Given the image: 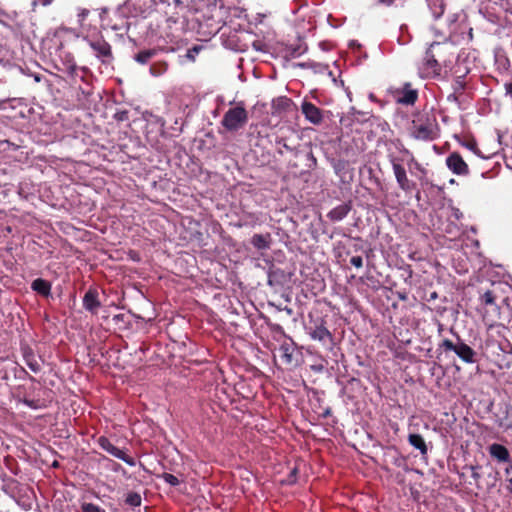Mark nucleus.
I'll return each instance as SVG.
<instances>
[{"label": "nucleus", "instance_id": "nucleus-1", "mask_svg": "<svg viewBox=\"0 0 512 512\" xmlns=\"http://www.w3.org/2000/svg\"><path fill=\"white\" fill-rule=\"evenodd\" d=\"M436 127L435 119L428 114H419L412 120L410 133L416 140L429 141L435 138Z\"/></svg>", "mask_w": 512, "mask_h": 512}, {"label": "nucleus", "instance_id": "nucleus-2", "mask_svg": "<svg viewBox=\"0 0 512 512\" xmlns=\"http://www.w3.org/2000/svg\"><path fill=\"white\" fill-rule=\"evenodd\" d=\"M248 122V112L242 102L229 108L221 120V125L229 132L242 129Z\"/></svg>", "mask_w": 512, "mask_h": 512}, {"label": "nucleus", "instance_id": "nucleus-3", "mask_svg": "<svg viewBox=\"0 0 512 512\" xmlns=\"http://www.w3.org/2000/svg\"><path fill=\"white\" fill-rule=\"evenodd\" d=\"M445 351H453L455 354L466 363H474L476 352L467 344L459 341L454 344L449 339H444L440 345Z\"/></svg>", "mask_w": 512, "mask_h": 512}, {"label": "nucleus", "instance_id": "nucleus-4", "mask_svg": "<svg viewBox=\"0 0 512 512\" xmlns=\"http://www.w3.org/2000/svg\"><path fill=\"white\" fill-rule=\"evenodd\" d=\"M390 162L399 188L410 192L415 188V183L408 179L405 168L395 157H390Z\"/></svg>", "mask_w": 512, "mask_h": 512}, {"label": "nucleus", "instance_id": "nucleus-5", "mask_svg": "<svg viewBox=\"0 0 512 512\" xmlns=\"http://www.w3.org/2000/svg\"><path fill=\"white\" fill-rule=\"evenodd\" d=\"M395 100L403 105H413L418 98V91L412 88L411 83H404L400 88L393 91Z\"/></svg>", "mask_w": 512, "mask_h": 512}, {"label": "nucleus", "instance_id": "nucleus-6", "mask_svg": "<svg viewBox=\"0 0 512 512\" xmlns=\"http://www.w3.org/2000/svg\"><path fill=\"white\" fill-rule=\"evenodd\" d=\"M446 165L454 174L468 175L469 173V167L467 163L457 152L449 154V156L446 158Z\"/></svg>", "mask_w": 512, "mask_h": 512}, {"label": "nucleus", "instance_id": "nucleus-7", "mask_svg": "<svg viewBox=\"0 0 512 512\" xmlns=\"http://www.w3.org/2000/svg\"><path fill=\"white\" fill-rule=\"evenodd\" d=\"M301 111L305 118L314 125H319L323 121L322 111L311 102L304 101Z\"/></svg>", "mask_w": 512, "mask_h": 512}, {"label": "nucleus", "instance_id": "nucleus-8", "mask_svg": "<svg viewBox=\"0 0 512 512\" xmlns=\"http://www.w3.org/2000/svg\"><path fill=\"white\" fill-rule=\"evenodd\" d=\"M89 46L96 53L97 57L101 58H111L112 50L110 44L104 39H96L89 41Z\"/></svg>", "mask_w": 512, "mask_h": 512}, {"label": "nucleus", "instance_id": "nucleus-9", "mask_svg": "<svg viewBox=\"0 0 512 512\" xmlns=\"http://www.w3.org/2000/svg\"><path fill=\"white\" fill-rule=\"evenodd\" d=\"M352 205L351 203H342L338 205L337 207L333 208L328 214L327 217L332 222H338L343 220L348 213L351 211Z\"/></svg>", "mask_w": 512, "mask_h": 512}, {"label": "nucleus", "instance_id": "nucleus-10", "mask_svg": "<svg viewBox=\"0 0 512 512\" xmlns=\"http://www.w3.org/2000/svg\"><path fill=\"white\" fill-rule=\"evenodd\" d=\"M83 306L86 310L96 313L97 309L101 306L96 290L90 289L86 292L83 298Z\"/></svg>", "mask_w": 512, "mask_h": 512}, {"label": "nucleus", "instance_id": "nucleus-11", "mask_svg": "<svg viewBox=\"0 0 512 512\" xmlns=\"http://www.w3.org/2000/svg\"><path fill=\"white\" fill-rule=\"evenodd\" d=\"M324 320L321 319L320 323L315 326L313 330L309 332L313 340L324 342L326 339L332 341L333 337L330 331L325 327Z\"/></svg>", "mask_w": 512, "mask_h": 512}, {"label": "nucleus", "instance_id": "nucleus-12", "mask_svg": "<svg viewBox=\"0 0 512 512\" xmlns=\"http://www.w3.org/2000/svg\"><path fill=\"white\" fill-rule=\"evenodd\" d=\"M271 235L269 233L266 234H255L251 238V244L258 250H266L271 246Z\"/></svg>", "mask_w": 512, "mask_h": 512}, {"label": "nucleus", "instance_id": "nucleus-13", "mask_svg": "<svg viewBox=\"0 0 512 512\" xmlns=\"http://www.w3.org/2000/svg\"><path fill=\"white\" fill-rule=\"evenodd\" d=\"M425 71L427 74H435L439 75L441 71V67L438 63V61L435 59L433 53L431 50H427L426 57H425Z\"/></svg>", "mask_w": 512, "mask_h": 512}, {"label": "nucleus", "instance_id": "nucleus-14", "mask_svg": "<svg viewBox=\"0 0 512 512\" xmlns=\"http://www.w3.org/2000/svg\"><path fill=\"white\" fill-rule=\"evenodd\" d=\"M24 361L34 373H38L41 370V361L32 352L24 353Z\"/></svg>", "mask_w": 512, "mask_h": 512}, {"label": "nucleus", "instance_id": "nucleus-15", "mask_svg": "<svg viewBox=\"0 0 512 512\" xmlns=\"http://www.w3.org/2000/svg\"><path fill=\"white\" fill-rule=\"evenodd\" d=\"M32 289L42 295H48L51 285L48 281L38 278L32 282Z\"/></svg>", "mask_w": 512, "mask_h": 512}, {"label": "nucleus", "instance_id": "nucleus-16", "mask_svg": "<svg viewBox=\"0 0 512 512\" xmlns=\"http://www.w3.org/2000/svg\"><path fill=\"white\" fill-rule=\"evenodd\" d=\"M157 54L156 49H147L138 52L134 59L140 64H147Z\"/></svg>", "mask_w": 512, "mask_h": 512}, {"label": "nucleus", "instance_id": "nucleus-17", "mask_svg": "<svg viewBox=\"0 0 512 512\" xmlns=\"http://www.w3.org/2000/svg\"><path fill=\"white\" fill-rule=\"evenodd\" d=\"M297 66L303 68V69H312L315 73H325L328 70V66L317 63L314 61H307L303 63H298Z\"/></svg>", "mask_w": 512, "mask_h": 512}, {"label": "nucleus", "instance_id": "nucleus-18", "mask_svg": "<svg viewBox=\"0 0 512 512\" xmlns=\"http://www.w3.org/2000/svg\"><path fill=\"white\" fill-rule=\"evenodd\" d=\"M280 358L286 363L291 364L293 361L294 349L287 343H284L279 348Z\"/></svg>", "mask_w": 512, "mask_h": 512}, {"label": "nucleus", "instance_id": "nucleus-19", "mask_svg": "<svg viewBox=\"0 0 512 512\" xmlns=\"http://www.w3.org/2000/svg\"><path fill=\"white\" fill-rule=\"evenodd\" d=\"M113 456L125 461L130 466L136 465V459L127 454L126 450H108Z\"/></svg>", "mask_w": 512, "mask_h": 512}, {"label": "nucleus", "instance_id": "nucleus-20", "mask_svg": "<svg viewBox=\"0 0 512 512\" xmlns=\"http://www.w3.org/2000/svg\"><path fill=\"white\" fill-rule=\"evenodd\" d=\"M408 440L414 448H426L425 441L419 434H410Z\"/></svg>", "mask_w": 512, "mask_h": 512}, {"label": "nucleus", "instance_id": "nucleus-21", "mask_svg": "<svg viewBox=\"0 0 512 512\" xmlns=\"http://www.w3.org/2000/svg\"><path fill=\"white\" fill-rule=\"evenodd\" d=\"M167 63L161 62V63H155L150 66V73L153 76H160L167 70Z\"/></svg>", "mask_w": 512, "mask_h": 512}, {"label": "nucleus", "instance_id": "nucleus-22", "mask_svg": "<svg viewBox=\"0 0 512 512\" xmlns=\"http://www.w3.org/2000/svg\"><path fill=\"white\" fill-rule=\"evenodd\" d=\"M491 455L500 462L509 460V450H490Z\"/></svg>", "mask_w": 512, "mask_h": 512}, {"label": "nucleus", "instance_id": "nucleus-23", "mask_svg": "<svg viewBox=\"0 0 512 512\" xmlns=\"http://www.w3.org/2000/svg\"><path fill=\"white\" fill-rule=\"evenodd\" d=\"M496 296L493 291L487 290L482 296L481 300L485 305H493L495 304Z\"/></svg>", "mask_w": 512, "mask_h": 512}, {"label": "nucleus", "instance_id": "nucleus-24", "mask_svg": "<svg viewBox=\"0 0 512 512\" xmlns=\"http://www.w3.org/2000/svg\"><path fill=\"white\" fill-rule=\"evenodd\" d=\"M81 509L83 512H105L104 509L93 503H83Z\"/></svg>", "mask_w": 512, "mask_h": 512}, {"label": "nucleus", "instance_id": "nucleus-25", "mask_svg": "<svg viewBox=\"0 0 512 512\" xmlns=\"http://www.w3.org/2000/svg\"><path fill=\"white\" fill-rule=\"evenodd\" d=\"M162 478L167 484H169L171 486H177L180 483L179 479L170 473H164L162 475Z\"/></svg>", "mask_w": 512, "mask_h": 512}, {"label": "nucleus", "instance_id": "nucleus-26", "mask_svg": "<svg viewBox=\"0 0 512 512\" xmlns=\"http://www.w3.org/2000/svg\"><path fill=\"white\" fill-rule=\"evenodd\" d=\"M126 501L132 506H139L141 504V497L137 493H131Z\"/></svg>", "mask_w": 512, "mask_h": 512}, {"label": "nucleus", "instance_id": "nucleus-27", "mask_svg": "<svg viewBox=\"0 0 512 512\" xmlns=\"http://www.w3.org/2000/svg\"><path fill=\"white\" fill-rule=\"evenodd\" d=\"M114 118L117 121H127L129 119V112L127 110H121L115 113Z\"/></svg>", "mask_w": 512, "mask_h": 512}, {"label": "nucleus", "instance_id": "nucleus-28", "mask_svg": "<svg viewBox=\"0 0 512 512\" xmlns=\"http://www.w3.org/2000/svg\"><path fill=\"white\" fill-rule=\"evenodd\" d=\"M89 13H90V11L88 9H85V8L80 9L77 14L78 22L80 24H82L88 17Z\"/></svg>", "mask_w": 512, "mask_h": 512}, {"label": "nucleus", "instance_id": "nucleus-29", "mask_svg": "<svg viewBox=\"0 0 512 512\" xmlns=\"http://www.w3.org/2000/svg\"><path fill=\"white\" fill-rule=\"evenodd\" d=\"M350 263L356 268H361L363 266V259L361 256H353L350 259Z\"/></svg>", "mask_w": 512, "mask_h": 512}, {"label": "nucleus", "instance_id": "nucleus-30", "mask_svg": "<svg viewBox=\"0 0 512 512\" xmlns=\"http://www.w3.org/2000/svg\"><path fill=\"white\" fill-rule=\"evenodd\" d=\"M98 444L101 446V448H114L107 438L101 436L98 438Z\"/></svg>", "mask_w": 512, "mask_h": 512}, {"label": "nucleus", "instance_id": "nucleus-31", "mask_svg": "<svg viewBox=\"0 0 512 512\" xmlns=\"http://www.w3.org/2000/svg\"><path fill=\"white\" fill-rule=\"evenodd\" d=\"M465 147H467L469 150L473 151L474 153L478 154V148H477V143L472 140V141H469L467 143L464 144Z\"/></svg>", "mask_w": 512, "mask_h": 512}, {"label": "nucleus", "instance_id": "nucleus-32", "mask_svg": "<svg viewBox=\"0 0 512 512\" xmlns=\"http://www.w3.org/2000/svg\"><path fill=\"white\" fill-rule=\"evenodd\" d=\"M394 460H395V464L397 466H401V467H404L405 469L408 468L407 466V463H406V460L405 459H398L396 458L395 456H393Z\"/></svg>", "mask_w": 512, "mask_h": 512}, {"label": "nucleus", "instance_id": "nucleus-33", "mask_svg": "<svg viewBox=\"0 0 512 512\" xmlns=\"http://www.w3.org/2000/svg\"><path fill=\"white\" fill-rule=\"evenodd\" d=\"M199 51V48L197 46L193 47L191 50L188 51L187 57L191 60H194V55H192V52L197 53Z\"/></svg>", "mask_w": 512, "mask_h": 512}, {"label": "nucleus", "instance_id": "nucleus-34", "mask_svg": "<svg viewBox=\"0 0 512 512\" xmlns=\"http://www.w3.org/2000/svg\"><path fill=\"white\" fill-rule=\"evenodd\" d=\"M505 90L506 93L512 97V83H506Z\"/></svg>", "mask_w": 512, "mask_h": 512}, {"label": "nucleus", "instance_id": "nucleus-35", "mask_svg": "<svg viewBox=\"0 0 512 512\" xmlns=\"http://www.w3.org/2000/svg\"><path fill=\"white\" fill-rule=\"evenodd\" d=\"M297 472V469L294 468L292 471H291V474H290V479L288 480L289 483H293L295 481L294 479V475L296 474Z\"/></svg>", "mask_w": 512, "mask_h": 512}, {"label": "nucleus", "instance_id": "nucleus-36", "mask_svg": "<svg viewBox=\"0 0 512 512\" xmlns=\"http://www.w3.org/2000/svg\"><path fill=\"white\" fill-rule=\"evenodd\" d=\"M76 70V65L75 64H70L68 67H67V71L70 73V74H73Z\"/></svg>", "mask_w": 512, "mask_h": 512}, {"label": "nucleus", "instance_id": "nucleus-37", "mask_svg": "<svg viewBox=\"0 0 512 512\" xmlns=\"http://www.w3.org/2000/svg\"><path fill=\"white\" fill-rule=\"evenodd\" d=\"M426 453H427V450H426V449L420 450L419 455H420V459H421V460L425 461V459H426Z\"/></svg>", "mask_w": 512, "mask_h": 512}, {"label": "nucleus", "instance_id": "nucleus-38", "mask_svg": "<svg viewBox=\"0 0 512 512\" xmlns=\"http://www.w3.org/2000/svg\"><path fill=\"white\" fill-rule=\"evenodd\" d=\"M300 54H302V51H300V47H298L297 49H293V51L291 52L292 56L300 55Z\"/></svg>", "mask_w": 512, "mask_h": 512}, {"label": "nucleus", "instance_id": "nucleus-39", "mask_svg": "<svg viewBox=\"0 0 512 512\" xmlns=\"http://www.w3.org/2000/svg\"><path fill=\"white\" fill-rule=\"evenodd\" d=\"M508 481V490L512 493V476L510 478L507 479Z\"/></svg>", "mask_w": 512, "mask_h": 512}, {"label": "nucleus", "instance_id": "nucleus-40", "mask_svg": "<svg viewBox=\"0 0 512 512\" xmlns=\"http://www.w3.org/2000/svg\"><path fill=\"white\" fill-rule=\"evenodd\" d=\"M489 448L496 449V448H505V447L501 444L494 443V444L490 445Z\"/></svg>", "mask_w": 512, "mask_h": 512}, {"label": "nucleus", "instance_id": "nucleus-41", "mask_svg": "<svg viewBox=\"0 0 512 512\" xmlns=\"http://www.w3.org/2000/svg\"><path fill=\"white\" fill-rule=\"evenodd\" d=\"M40 1H41L42 5H44V6L50 5L53 2V0H40Z\"/></svg>", "mask_w": 512, "mask_h": 512}, {"label": "nucleus", "instance_id": "nucleus-42", "mask_svg": "<svg viewBox=\"0 0 512 512\" xmlns=\"http://www.w3.org/2000/svg\"><path fill=\"white\" fill-rule=\"evenodd\" d=\"M58 465V462L56 460L53 461L52 466L56 467Z\"/></svg>", "mask_w": 512, "mask_h": 512}, {"label": "nucleus", "instance_id": "nucleus-43", "mask_svg": "<svg viewBox=\"0 0 512 512\" xmlns=\"http://www.w3.org/2000/svg\"><path fill=\"white\" fill-rule=\"evenodd\" d=\"M431 298H436V293H432Z\"/></svg>", "mask_w": 512, "mask_h": 512}, {"label": "nucleus", "instance_id": "nucleus-44", "mask_svg": "<svg viewBox=\"0 0 512 512\" xmlns=\"http://www.w3.org/2000/svg\"><path fill=\"white\" fill-rule=\"evenodd\" d=\"M329 414V410H326L324 413V416H327Z\"/></svg>", "mask_w": 512, "mask_h": 512}, {"label": "nucleus", "instance_id": "nucleus-45", "mask_svg": "<svg viewBox=\"0 0 512 512\" xmlns=\"http://www.w3.org/2000/svg\"><path fill=\"white\" fill-rule=\"evenodd\" d=\"M511 472H512V467H511Z\"/></svg>", "mask_w": 512, "mask_h": 512}]
</instances>
